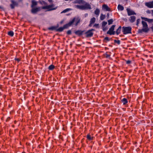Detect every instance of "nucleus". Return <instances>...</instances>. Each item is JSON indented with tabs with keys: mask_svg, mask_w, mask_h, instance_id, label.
<instances>
[{
	"mask_svg": "<svg viewBox=\"0 0 153 153\" xmlns=\"http://www.w3.org/2000/svg\"><path fill=\"white\" fill-rule=\"evenodd\" d=\"M142 23L143 25V28L141 29H139L138 33H141L143 32L145 33H147L149 31L147 23L146 22L142 21Z\"/></svg>",
	"mask_w": 153,
	"mask_h": 153,
	"instance_id": "f257e3e1",
	"label": "nucleus"
},
{
	"mask_svg": "<svg viewBox=\"0 0 153 153\" xmlns=\"http://www.w3.org/2000/svg\"><path fill=\"white\" fill-rule=\"evenodd\" d=\"M43 9H47L48 11H51L55 10L56 8L54 7V5L53 4L43 6L42 7Z\"/></svg>",
	"mask_w": 153,
	"mask_h": 153,
	"instance_id": "f03ea898",
	"label": "nucleus"
},
{
	"mask_svg": "<svg viewBox=\"0 0 153 153\" xmlns=\"http://www.w3.org/2000/svg\"><path fill=\"white\" fill-rule=\"evenodd\" d=\"M123 32V34H126L128 33H131V28L130 27H123L122 28Z\"/></svg>",
	"mask_w": 153,
	"mask_h": 153,
	"instance_id": "7ed1b4c3",
	"label": "nucleus"
},
{
	"mask_svg": "<svg viewBox=\"0 0 153 153\" xmlns=\"http://www.w3.org/2000/svg\"><path fill=\"white\" fill-rule=\"evenodd\" d=\"M115 25H113L109 29V30L107 32V33L110 35H114L115 33V32L114 31Z\"/></svg>",
	"mask_w": 153,
	"mask_h": 153,
	"instance_id": "20e7f679",
	"label": "nucleus"
},
{
	"mask_svg": "<svg viewBox=\"0 0 153 153\" xmlns=\"http://www.w3.org/2000/svg\"><path fill=\"white\" fill-rule=\"evenodd\" d=\"M94 30V29H91L85 32V34L86 35V37H89L92 36L93 34L92 31Z\"/></svg>",
	"mask_w": 153,
	"mask_h": 153,
	"instance_id": "39448f33",
	"label": "nucleus"
},
{
	"mask_svg": "<svg viewBox=\"0 0 153 153\" xmlns=\"http://www.w3.org/2000/svg\"><path fill=\"white\" fill-rule=\"evenodd\" d=\"M126 10L128 13V16L136 14V13L134 12L131 10L127 8L126 9Z\"/></svg>",
	"mask_w": 153,
	"mask_h": 153,
	"instance_id": "423d86ee",
	"label": "nucleus"
},
{
	"mask_svg": "<svg viewBox=\"0 0 153 153\" xmlns=\"http://www.w3.org/2000/svg\"><path fill=\"white\" fill-rule=\"evenodd\" d=\"M11 4H10V6L11 9L14 8L15 6L18 5V3L12 0L11 1Z\"/></svg>",
	"mask_w": 153,
	"mask_h": 153,
	"instance_id": "0eeeda50",
	"label": "nucleus"
},
{
	"mask_svg": "<svg viewBox=\"0 0 153 153\" xmlns=\"http://www.w3.org/2000/svg\"><path fill=\"white\" fill-rule=\"evenodd\" d=\"M145 5L149 8H153V1L146 3H145Z\"/></svg>",
	"mask_w": 153,
	"mask_h": 153,
	"instance_id": "6e6552de",
	"label": "nucleus"
},
{
	"mask_svg": "<svg viewBox=\"0 0 153 153\" xmlns=\"http://www.w3.org/2000/svg\"><path fill=\"white\" fill-rule=\"evenodd\" d=\"M141 19H144L145 21H147L149 22H153V19H149L146 18L141 17Z\"/></svg>",
	"mask_w": 153,
	"mask_h": 153,
	"instance_id": "1a4fd4ad",
	"label": "nucleus"
},
{
	"mask_svg": "<svg viewBox=\"0 0 153 153\" xmlns=\"http://www.w3.org/2000/svg\"><path fill=\"white\" fill-rule=\"evenodd\" d=\"M32 8L31 11L33 13H35L39 11L38 8H35L33 7Z\"/></svg>",
	"mask_w": 153,
	"mask_h": 153,
	"instance_id": "9d476101",
	"label": "nucleus"
},
{
	"mask_svg": "<svg viewBox=\"0 0 153 153\" xmlns=\"http://www.w3.org/2000/svg\"><path fill=\"white\" fill-rule=\"evenodd\" d=\"M102 8L104 9L106 11H110V9L109 8L107 5L106 4H104L102 5Z\"/></svg>",
	"mask_w": 153,
	"mask_h": 153,
	"instance_id": "9b49d317",
	"label": "nucleus"
},
{
	"mask_svg": "<svg viewBox=\"0 0 153 153\" xmlns=\"http://www.w3.org/2000/svg\"><path fill=\"white\" fill-rule=\"evenodd\" d=\"M136 19V17L134 16H132L130 17L129 20L130 22H134Z\"/></svg>",
	"mask_w": 153,
	"mask_h": 153,
	"instance_id": "f8f14e48",
	"label": "nucleus"
},
{
	"mask_svg": "<svg viewBox=\"0 0 153 153\" xmlns=\"http://www.w3.org/2000/svg\"><path fill=\"white\" fill-rule=\"evenodd\" d=\"M37 4V2L34 0H33L32 1V8H33L34 6L36 5Z\"/></svg>",
	"mask_w": 153,
	"mask_h": 153,
	"instance_id": "ddd939ff",
	"label": "nucleus"
},
{
	"mask_svg": "<svg viewBox=\"0 0 153 153\" xmlns=\"http://www.w3.org/2000/svg\"><path fill=\"white\" fill-rule=\"evenodd\" d=\"M83 32H84L83 31L78 30H77L75 32V33L76 35H80L82 34V33Z\"/></svg>",
	"mask_w": 153,
	"mask_h": 153,
	"instance_id": "4468645a",
	"label": "nucleus"
},
{
	"mask_svg": "<svg viewBox=\"0 0 153 153\" xmlns=\"http://www.w3.org/2000/svg\"><path fill=\"white\" fill-rule=\"evenodd\" d=\"M84 9L86 8L91 9V7L90 5L88 4H86L85 5H84Z\"/></svg>",
	"mask_w": 153,
	"mask_h": 153,
	"instance_id": "2eb2a0df",
	"label": "nucleus"
},
{
	"mask_svg": "<svg viewBox=\"0 0 153 153\" xmlns=\"http://www.w3.org/2000/svg\"><path fill=\"white\" fill-rule=\"evenodd\" d=\"M117 8L119 10H124L123 7L120 4H119Z\"/></svg>",
	"mask_w": 153,
	"mask_h": 153,
	"instance_id": "dca6fc26",
	"label": "nucleus"
},
{
	"mask_svg": "<svg viewBox=\"0 0 153 153\" xmlns=\"http://www.w3.org/2000/svg\"><path fill=\"white\" fill-rule=\"evenodd\" d=\"M84 1L82 0H76L74 3H78L79 4L83 3Z\"/></svg>",
	"mask_w": 153,
	"mask_h": 153,
	"instance_id": "f3484780",
	"label": "nucleus"
},
{
	"mask_svg": "<svg viewBox=\"0 0 153 153\" xmlns=\"http://www.w3.org/2000/svg\"><path fill=\"white\" fill-rule=\"evenodd\" d=\"M121 28V26H120L118 28L117 30L116 33L117 35H118L120 33Z\"/></svg>",
	"mask_w": 153,
	"mask_h": 153,
	"instance_id": "a211bd4d",
	"label": "nucleus"
},
{
	"mask_svg": "<svg viewBox=\"0 0 153 153\" xmlns=\"http://www.w3.org/2000/svg\"><path fill=\"white\" fill-rule=\"evenodd\" d=\"M121 101L124 105L126 104L128 102L127 99L125 98L122 99Z\"/></svg>",
	"mask_w": 153,
	"mask_h": 153,
	"instance_id": "6ab92c4d",
	"label": "nucleus"
},
{
	"mask_svg": "<svg viewBox=\"0 0 153 153\" xmlns=\"http://www.w3.org/2000/svg\"><path fill=\"white\" fill-rule=\"evenodd\" d=\"M94 13L95 14L98 16L100 13L99 10L98 9H96Z\"/></svg>",
	"mask_w": 153,
	"mask_h": 153,
	"instance_id": "aec40b11",
	"label": "nucleus"
},
{
	"mask_svg": "<svg viewBox=\"0 0 153 153\" xmlns=\"http://www.w3.org/2000/svg\"><path fill=\"white\" fill-rule=\"evenodd\" d=\"M75 18H74L71 21H70L69 22L68 24L69 25H70L71 26L73 24L75 21Z\"/></svg>",
	"mask_w": 153,
	"mask_h": 153,
	"instance_id": "412c9836",
	"label": "nucleus"
},
{
	"mask_svg": "<svg viewBox=\"0 0 153 153\" xmlns=\"http://www.w3.org/2000/svg\"><path fill=\"white\" fill-rule=\"evenodd\" d=\"M76 7H77V8L79 9H82V10L84 9V5H82V6L78 5H76Z\"/></svg>",
	"mask_w": 153,
	"mask_h": 153,
	"instance_id": "4be33fe9",
	"label": "nucleus"
},
{
	"mask_svg": "<svg viewBox=\"0 0 153 153\" xmlns=\"http://www.w3.org/2000/svg\"><path fill=\"white\" fill-rule=\"evenodd\" d=\"M87 138L89 140H91L93 139V137H91L89 134H88L87 135Z\"/></svg>",
	"mask_w": 153,
	"mask_h": 153,
	"instance_id": "5701e85b",
	"label": "nucleus"
},
{
	"mask_svg": "<svg viewBox=\"0 0 153 153\" xmlns=\"http://www.w3.org/2000/svg\"><path fill=\"white\" fill-rule=\"evenodd\" d=\"M95 18L94 17H93L92 18L90 21V24H92L94 23L95 21Z\"/></svg>",
	"mask_w": 153,
	"mask_h": 153,
	"instance_id": "b1692460",
	"label": "nucleus"
},
{
	"mask_svg": "<svg viewBox=\"0 0 153 153\" xmlns=\"http://www.w3.org/2000/svg\"><path fill=\"white\" fill-rule=\"evenodd\" d=\"M8 34L9 35L12 36H13L14 33L13 31H10L8 32Z\"/></svg>",
	"mask_w": 153,
	"mask_h": 153,
	"instance_id": "393cba45",
	"label": "nucleus"
},
{
	"mask_svg": "<svg viewBox=\"0 0 153 153\" xmlns=\"http://www.w3.org/2000/svg\"><path fill=\"white\" fill-rule=\"evenodd\" d=\"M70 10H71V9H69V8L66 9L64 10L62 12H61V13H65L67 12L68 11Z\"/></svg>",
	"mask_w": 153,
	"mask_h": 153,
	"instance_id": "a878e982",
	"label": "nucleus"
},
{
	"mask_svg": "<svg viewBox=\"0 0 153 153\" xmlns=\"http://www.w3.org/2000/svg\"><path fill=\"white\" fill-rule=\"evenodd\" d=\"M54 66L53 65H52L49 67L48 68L50 70H52L54 68Z\"/></svg>",
	"mask_w": 153,
	"mask_h": 153,
	"instance_id": "bb28decb",
	"label": "nucleus"
},
{
	"mask_svg": "<svg viewBox=\"0 0 153 153\" xmlns=\"http://www.w3.org/2000/svg\"><path fill=\"white\" fill-rule=\"evenodd\" d=\"M105 15H103L102 14H101L100 17V19L101 20H103L105 18Z\"/></svg>",
	"mask_w": 153,
	"mask_h": 153,
	"instance_id": "cd10ccee",
	"label": "nucleus"
},
{
	"mask_svg": "<svg viewBox=\"0 0 153 153\" xmlns=\"http://www.w3.org/2000/svg\"><path fill=\"white\" fill-rule=\"evenodd\" d=\"M70 26L69 25V24L68 23V24H67L63 26V27L64 28V29H66V28H68V27H69Z\"/></svg>",
	"mask_w": 153,
	"mask_h": 153,
	"instance_id": "c85d7f7f",
	"label": "nucleus"
},
{
	"mask_svg": "<svg viewBox=\"0 0 153 153\" xmlns=\"http://www.w3.org/2000/svg\"><path fill=\"white\" fill-rule=\"evenodd\" d=\"M70 26L69 25V24L68 23V24H67L63 26V27L64 28V29H66V28H68V27H69Z\"/></svg>",
	"mask_w": 153,
	"mask_h": 153,
	"instance_id": "c756f323",
	"label": "nucleus"
},
{
	"mask_svg": "<svg viewBox=\"0 0 153 153\" xmlns=\"http://www.w3.org/2000/svg\"><path fill=\"white\" fill-rule=\"evenodd\" d=\"M64 29V28L63 27H60L57 30V31H59V32H61V31H63Z\"/></svg>",
	"mask_w": 153,
	"mask_h": 153,
	"instance_id": "7c9ffc66",
	"label": "nucleus"
},
{
	"mask_svg": "<svg viewBox=\"0 0 153 153\" xmlns=\"http://www.w3.org/2000/svg\"><path fill=\"white\" fill-rule=\"evenodd\" d=\"M113 22V20L112 19H110L108 20V24L109 25L111 24Z\"/></svg>",
	"mask_w": 153,
	"mask_h": 153,
	"instance_id": "2f4dec72",
	"label": "nucleus"
},
{
	"mask_svg": "<svg viewBox=\"0 0 153 153\" xmlns=\"http://www.w3.org/2000/svg\"><path fill=\"white\" fill-rule=\"evenodd\" d=\"M110 40V39H109L108 37H105L104 39V41L105 42H107V41H109Z\"/></svg>",
	"mask_w": 153,
	"mask_h": 153,
	"instance_id": "473e14b6",
	"label": "nucleus"
},
{
	"mask_svg": "<svg viewBox=\"0 0 153 153\" xmlns=\"http://www.w3.org/2000/svg\"><path fill=\"white\" fill-rule=\"evenodd\" d=\"M107 24V22H103L102 24V27H105V26Z\"/></svg>",
	"mask_w": 153,
	"mask_h": 153,
	"instance_id": "72a5a7b5",
	"label": "nucleus"
},
{
	"mask_svg": "<svg viewBox=\"0 0 153 153\" xmlns=\"http://www.w3.org/2000/svg\"><path fill=\"white\" fill-rule=\"evenodd\" d=\"M48 29L49 30H53L55 29V27H49L48 28Z\"/></svg>",
	"mask_w": 153,
	"mask_h": 153,
	"instance_id": "f704fd0d",
	"label": "nucleus"
},
{
	"mask_svg": "<svg viewBox=\"0 0 153 153\" xmlns=\"http://www.w3.org/2000/svg\"><path fill=\"white\" fill-rule=\"evenodd\" d=\"M114 42L115 43H117L118 44H119L120 43V41L119 40H114Z\"/></svg>",
	"mask_w": 153,
	"mask_h": 153,
	"instance_id": "c9c22d12",
	"label": "nucleus"
},
{
	"mask_svg": "<svg viewBox=\"0 0 153 153\" xmlns=\"http://www.w3.org/2000/svg\"><path fill=\"white\" fill-rule=\"evenodd\" d=\"M140 19H138L137 20V24L136 25H138L139 24V22H140Z\"/></svg>",
	"mask_w": 153,
	"mask_h": 153,
	"instance_id": "e433bc0d",
	"label": "nucleus"
},
{
	"mask_svg": "<svg viewBox=\"0 0 153 153\" xmlns=\"http://www.w3.org/2000/svg\"><path fill=\"white\" fill-rule=\"evenodd\" d=\"M102 27L103 30L104 31H105L108 29V28L106 27Z\"/></svg>",
	"mask_w": 153,
	"mask_h": 153,
	"instance_id": "4c0bfd02",
	"label": "nucleus"
},
{
	"mask_svg": "<svg viewBox=\"0 0 153 153\" xmlns=\"http://www.w3.org/2000/svg\"><path fill=\"white\" fill-rule=\"evenodd\" d=\"M104 56L106 58H108L109 57L110 55H108L107 53H105L104 54Z\"/></svg>",
	"mask_w": 153,
	"mask_h": 153,
	"instance_id": "58836bf2",
	"label": "nucleus"
},
{
	"mask_svg": "<svg viewBox=\"0 0 153 153\" xmlns=\"http://www.w3.org/2000/svg\"><path fill=\"white\" fill-rule=\"evenodd\" d=\"M67 33L68 34H71V31L70 30H68L67 32Z\"/></svg>",
	"mask_w": 153,
	"mask_h": 153,
	"instance_id": "ea45409f",
	"label": "nucleus"
},
{
	"mask_svg": "<svg viewBox=\"0 0 153 153\" xmlns=\"http://www.w3.org/2000/svg\"><path fill=\"white\" fill-rule=\"evenodd\" d=\"M80 21L79 20H78L76 22V25L77 26L78 25V24L79 22Z\"/></svg>",
	"mask_w": 153,
	"mask_h": 153,
	"instance_id": "a19ab883",
	"label": "nucleus"
},
{
	"mask_svg": "<svg viewBox=\"0 0 153 153\" xmlns=\"http://www.w3.org/2000/svg\"><path fill=\"white\" fill-rule=\"evenodd\" d=\"M126 62L127 64H129L131 63V61L130 60H128L126 61Z\"/></svg>",
	"mask_w": 153,
	"mask_h": 153,
	"instance_id": "79ce46f5",
	"label": "nucleus"
},
{
	"mask_svg": "<svg viewBox=\"0 0 153 153\" xmlns=\"http://www.w3.org/2000/svg\"><path fill=\"white\" fill-rule=\"evenodd\" d=\"M15 60L17 61L18 62H19L20 60V59L19 58L16 59Z\"/></svg>",
	"mask_w": 153,
	"mask_h": 153,
	"instance_id": "37998d69",
	"label": "nucleus"
},
{
	"mask_svg": "<svg viewBox=\"0 0 153 153\" xmlns=\"http://www.w3.org/2000/svg\"><path fill=\"white\" fill-rule=\"evenodd\" d=\"M147 13H150V12L149 10H148L147 11Z\"/></svg>",
	"mask_w": 153,
	"mask_h": 153,
	"instance_id": "c03bdc74",
	"label": "nucleus"
},
{
	"mask_svg": "<svg viewBox=\"0 0 153 153\" xmlns=\"http://www.w3.org/2000/svg\"><path fill=\"white\" fill-rule=\"evenodd\" d=\"M107 16H108V17L109 16V13H108L107 14Z\"/></svg>",
	"mask_w": 153,
	"mask_h": 153,
	"instance_id": "a18cd8bd",
	"label": "nucleus"
},
{
	"mask_svg": "<svg viewBox=\"0 0 153 153\" xmlns=\"http://www.w3.org/2000/svg\"><path fill=\"white\" fill-rule=\"evenodd\" d=\"M152 16H153V10H152Z\"/></svg>",
	"mask_w": 153,
	"mask_h": 153,
	"instance_id": "49530a36",
	"label": "nucleus"
},
{
	"mask_svg": "<svg viewBox=\"0 0 153 153\" xmlns=\"http://www.w3.org/2000/svg\"><path fill=\"white\" fill-rule=\"evenodd\" d=\"M0 8H1V9H3V7L1 6H0Z\"/></svg>",
	"mask_w": 153,
	"mask_h": 153,
	"instance_id": "de8ad7c7",
	"label": "nucleus"
},
{
	"mask_svg": "<svg viewBox=\"0 0 153 153\" xmlns=\"http://www.w3.org/2000/svg\"><path fill=\"white\" fill-rule=\"evenodd\" d=\"M98 24H95L94 25V26H98Z\"/></svg>",
	"mask_w": 153,
	"mask_h": 153,
	"instance_id": "09e8293b",
	"label": "nucleus"
},
{
	"mask_svg": "<svg viewBox=\"0 0 153 153\" xmlns=\"http://www.w3.org/2000/svg\"><path fill=\"white\" fill-rule=\"evenodd\" d=\"M51 1V0H49V1Z\"/></svg>",
	"mask_w": 153,
	"mask_h": 153,
	"instance_id": "8fccbe9b",
	"label": "nucleus"
}]
</instances>
